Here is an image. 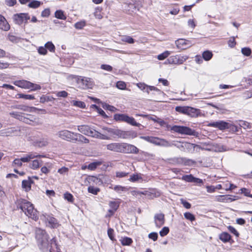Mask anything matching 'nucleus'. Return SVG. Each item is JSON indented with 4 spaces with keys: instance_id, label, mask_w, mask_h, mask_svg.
Returning a JSON list of instances; mask_svg holds the SVG:
<instances>
[{
    "instance_id": "f257e3e1",
    "label": "nucleus",
    "mask_w": 252,
    "mask_h": 252,
    "mask_svg": "<svg viewBox=\"0 0 252 252\" xmlns=\"http://www.w3.org/2000/svg\"><path fill=\"white\" fill-rule=\"evenodd\" d=\"M17 208L20 209L29 218L36 220L38 219V213L33 205L26 199L19 198L16 202Z\"/></svg>"
},
{
    "instance_id": "f03ea898",
    "label": "nucleus",
    "mask_w": 252,
    "mask_h": 252,
    "mask_svg": "<svg viewBox=\"0 0 252 252\" xmlns=\"http://www.w3.org/2000/svg\"><path fill=\"white\" fill-rule=\"evenodd\" d=\"M78 130L81 133L92 137L103 140H109L110 137L88 125H81L77 126Z\"/></svg>"
},
{
    "instance_id": "7ed1b4c3",
    "label": "nucleus",
    "mask_w": 252,
    "mask_h": 252,
    "mask_svg": "<svg viewBox=\"0 0 252 252\" xmlns=\"http://www.w3.org/2000/svg\"><path fill=\"white\" fill-rule=\"evenodd\" d=\"M35 238L40 249L48 248V243L49 242V236L44 230L39 228H36Z\"/></svg>"
},
{
    "instance_id": "20e7f679",
    "label": "nucleus",
    "mask_w": 252,
    "mask_h": 252,
    "mask_svg": "<svg viewBox=\"0 0 252 252\" xmlns=\"http://www.w3.org/2000/svg\"><path fill=\"white\" fill-rule=\"evenodd\" d=\"M114 119L116 121L123 122L127 124L138 127L143 126L140 123H137L134 118L130 117L125 114H115L114 115Z\"/></svg>"
},
{
    "instance_id": "39448f33",
    "label": "nucleus",
    "mask_w": 252,
    "mask_h": 252,
    "mask_svg": "<svg viewBox=\"0 0 252 252\" xmlns=\"http://www.w3.org/2000/svg\"><path fill=\"white\" fill-rule=\"evenodd\" d=\"M171 130L181 134L194 136L198 137L199 133L195 130L189 127L181 126H173L171 127Z\"/></svg>"
},
{
    "instance_id": "423d86ee",
    "label": "nucleus",
    "mask_w": 252,
    "mask_h": 252,
    "mask_svg": "<svg viewBox=\"0 0 252 252\" xmlns=\"http://www.w3.org/2000/svg\"><path fill=\"white\" fill-rule=\"evenodd\" d=\"M140 138L157 146L165 147L171 146V144L169 142L164 139L158 137L142 136L140 137Z\"/></svg>"
},
{
    "instance_id": "0eeeda50",
    "label": "nucleus",
    "mask_w": 252,
    "mask_h": 252,
    "mask_svg": "<svg viewBox=\"0 0 252 252\" xmlns=\"http://www.w3.org/2000/svg\"><path fill=\"white\" fill-rule=\"evenodd\" d=\"M208 126L218 128L219 129L221 130L230 129L232 130L237 131V127L236 126L223 121L210 123L208 124Z\"/></svg>"
},
{
    "instance_id": "6e6552de",
    "label": "nucleus",
    "mask_w": 252,
    "mask_h": 252,
    "mask_svg": "<svg viewBox=\"0 0 252 252\" xmlns=\"http://www.w3.org/2000/svg\"><path fill=\"white\" fill-rule=\"evenodd\" d=\"M75 133L68 130L64 129L59 131L56 133V135L63 140L70 142H76L78 140V138L75 137Z\"/></svg>"
},
{
    "instance_id": "1a4fd4ad",
    "label": "nucleus",
    "mask_w": 252,
    "mask_h": 252,
    "mask_svg": "<svg viewBox=\"0 0 252 252\" xmlns=\"http://www.w3.org/2000/svg\"><path fill=\"white\" fill-rule=\"evenodd\" d=\"M9 115L13 118L19 120L20 121H22L27 124L31 125L33 121L30 118L25 116L31 117V115L30 114H25L21 112L13 111L9 113Z\"/></svg>"
},
{
    "instance_id": "9d476101",
    "label": "nucleus",
    "mask_w": 252,
    "mask_h": 252,
    "mask_svg": "<svg viewBox=\"0 0 252 252\" xmlns=\"http://www.w3.org/2000/svg\"><path fill=\"white\" fill-rule=\"evenodd\" d=\"M123 8L129 14H132L135 12L137 10H139V7L134 0H127L124 2L123 4Z\"/></svg>"
},
{
    "instance_id": "9b49d317",
    "label": "nucleus",
    "mask_w": 252,
    "mask_h": 252,
    "mask_svg": "<svg viewBox=\"0 0 252 252\" xmlns=\"http://www.w3.org/2000/svg\"><path fill=\"white\" fill-rule=\"evenodd\" d=\"M44 252L49 251V252H60V248L57 245L55 238H53L48 243V248L42 249Z\"/></svg>"
},
{
    "instance_id": "f8f14e48",
    "label": "nucleus",
    "mask_w": 252,
    "mask_h": 252,
    "mask_svg": "<svg viewBox=\"0 0 252 252\" xmlns=\"http://www.w3.org/2000/svg\"><path fill=\"white\" fill-rule=\"evenodd\" d=\"M44 217L47 226L53 228H57L59 226L57 220L52 216L46 215Z\"/></svg>"
},
{
    "instance_id": "ddd939ff",
    "label": "nucleus",
    "mask_w": 252,
    "mask_h": 252,
    "mask_svg": "<svg viewBox=\"0 0 252 252\" xmlns=\"http://www.w3.org/2000/svg\"><path fill=\"white\" fill-rule=\"evenodd\" d=\"M175 44L178 49L185 50L191 46L190 41L184 39H179L175 41Z\"/></svg>"
},
{
    "instance_id": "4468645a",
    "label": "nucleus",
    "mask_w": 252,
    "mask_h": 252,
    "mask_svg": "<svg viewBox=\"0 0 252 252\" xmlns=\"http://www.w3.org/2000/svg\"><path fill=\"white\" fill-rule=\"evenodd\" d=\"M107 149L115 152H124L123 146L122 144L113 143L106 145Z\"/></svg>"
},
{
    "instance_id": "2eb2a0df",
    "label": "nucleus",
    "mask_w": 252,
    "mask_h": 252,
    "mask_svg": "<svg viewBox=\"0 0 252 252\" xmlns=\"http://www.w3.org/2000/svg\"><path fill=\"white\" fill-rule=\"evenodd\" d=\"M154 221L157 227H160L164 224L165 222L164 214L162 213L155 214L154 216Z\"/></svg>"
},
{
    "instance_id": "dca6fc26",
    "label": "nucleus",
    "mask_w": 252,
    "mask_h": 252,
    "mask_svg": "<svg viewBox=\"0 0 252 252\" xmlns=\"http://www.w3.org/2000/svg\"><path fill=\"white\" fill-rule=\"evenodd\" d=\"M45 156L43 155H41L37 154L36 153H29L28 154L26 155L25 156L21 158V160L23 162H28L31 159H33L34 158H44Z\"/></svg>"
},
{
    "instance_id": "f3484780",
    "label": "nucleus",
    "mask_w": 252,
    "mask_h": 252,
    "mask_svg": "<svg viewBox=\"0 0 252 252\" xmlns=\"http://www.w3.org/2000/svg\"><path fill=\"white\" fill-rule=\"evenodd\" d=\"M172 146H174L181 150H184L185 148L191 149L192 146L194 145H191V143L188 142H180L178 141H174L173 143H170Z\"/></svg>"
},
{
    "instance_id": "a211bd4d",
    "label": "nucleus",
    "mask_w": 252,
    "mask_h": 252,
    "mask_svg": "<svg viewBox=\"0 0 252 252\" xmlns=\"http://www.w3.org/2000/svg\"><path fill=\"white\" fill-rule=\"evenodd\" d=\"M14 84L21 88L27 89L31 88L32 82L25 80H22L15 81Z\"/></svg>"
},
{
    "instance_id": "6ab92c4d",
    "label": "nucleus",
    "mask_w": 252,
    "mask_h": 252,
    "mask_svg": "<svg viewBox=\"0 0 252 252\" xmlns=\"http://www.w3.org/2000/svg\"><path fill=\"white\" fill-rule=\"evenodd\" d=\"M123 150L124 152H127L129 153L138 154V149L135 146L129 144H124L123 145Z\"/></svg>"
},
{
    "instance_id": "aec40b11",
    "label": "nucleus",
    "mask_w": 252,
    "mask_h": 252,
    "mask_svg": "<svg viewBox=\"0 0 252 252\" xmlns=\"http://www.w3.org/2000/svg\"><path fill=\"white\" fill-rule=\"evenodd\" d=\"M200 113V110L193 107L188 106L186 114L191 117H197Z\"/></svg>"
},
{
    "instance_id": "412c9836",
    "label": "nucleus",
    "mask_w": 252,
    "mask_h": 252,
    "mask_svg": "<svg viewBox=\"0 0 252 252\" xmlns=\"http://www.w3.org/2000/svg\"><path fill=\"white\" fill-rule=\"evenodd\" d=\"M10 29V25L7 22L6 20L2 15H0V29L7 31Z\"/></svg>"
},
{
    "instance_id": "4be33fe9",
    "label": "nucleus",
    "mask_w": 252,
    "mask_h": 252,
    "mask_svg": "<svg viewBox=\"0 0 252 252\" xmlns=\"http://www.w3.org/2000/svg\"><path fill=\"white\" fill-rule=\"evenodd\" d=\"M215 199L217 201L220 202H231L235 200V199L232 198L229 195H218L216 196Z\"/></svg>"
},
{
    "instance_id": "5701e85b",
    "label": "nucleus",
    "mask_w": 252,
    "mask_h": 252,
    "mask_svg": "<svg viewBox=\"0 0 252 252\" xmlns=\"http://www.w3.org/2000/svg\"><path fill=\"white\" fill-rule=\"evenodd\" d=\"M80 81L83 85V88L85 89L91 88L93 85L92 79L90 78L83 77Z\"/></svg>"
},
{
    "instance_id": "b1692460",
    "label": "nucleus",
    "mask_w": 252,
    "mask_h": 252,
    "mask_svg": "<svg viewBox=\"0 0 252 252\" xmlns=\"http://www.w3.org/2000/svg\"><path fill=\"white\" fill-rule=\"evenodd\" d=\"M137 136V133L134 130H124L123 139H133L136 137Z\"/></svg>"
},
{
    "instance_id": "393cba45",
    "label": "nucleus",
    "mask_w": 252,
    "mask_h": 252,
    "mask_svg": "<svg viewBox=\"0 0 252 252\" xmlns=\"http://www.w3.org/2000/svg\"><path fill=\"white\" fill-rule=\"evenodd\" d=\"M24 13L16 14L13 16V19L16 24L20 25L24 22Z\"/></svg>"
},
{
    "instance_id": "a878e982",
    "label": "nucleus",
    "mask_w": 252,
    "mask_h": 252,
    "mask_svg": "<svg viewBox=\"0 0 252 252\" xmlns=\"http://www.w3.org/2000/svg\"><path fill=\"white\" fill-rule=\"evenodd\" d=\"M33 183V181L29 178L28 180H23L22 181V188L25 189L27 191L30 190L31 189V184Z\"/></svg>"
},
{
    "instance_id": "bb28decb",
    "label": "nucleus",
    "mask_w": 252,
    "mask_h": 252,
    "mask_svg": "<svg viewBox=\"0 0 252 252\" xmlns=\"http://www.w3.org/2000/svg\"><path fill=\"white\" fill-rule=\"evenodd\" d=\"M55 17L59 19L66 20V16L64 13V12L62 10H57L55 12Z\"/></svg>"
},
{
    "instance_id": "cd10ccee",
    "label": "nucleus",
    "mask_w": 252,
    "mask_h": 252,
    "mask_svg": "<svg viewBox=\"0 0 252 252\" xmlns=\"http://www.w3.org/2000/svg\"><path fill=\"white\" fill-rule=\"evenodd\" d=\"M219 238L222 242H227L231 239V236L227 232H223L220 235Z\"/></svg>"
},
{
    "instance_id": "c85d7f7f",
    "label": "nucleus",
    "mask_w": 252,
    "mask_h": 252,
    "mask_svg": "<svg viewBox=\"0 0 252 252\" xmlns=\"http://www.w3.org/2000/svg\"><path fill=\"white\" fill-rule=\"evenodd\" d=\"M213 57L212 52L209 50L205 51L202 53V58L206 61H210Z\"/></svg>"
},
{
    "instance_id": "c756f323",
    "label": "nucleus",
    "mask_w": 252,
    "mask_h": 252,
    "mask_svg": "<svg viewBox=\"0 0 252 252\" xmlns=\"http://www.w3.org/2000/svg\"><path fill=\"white\" fill-rule=\"evenodd\" d=\"M42 163L41 160L34 159L32 160V163L30 164V167L32 169H36L38 168L40 165Z\"/></svg>"
},
{
    "instance_id": "7c9ffc66",
    "label": "nucleus",
    "mask_w": 252,
    "mask_h": 252,
    "mask_svg": "<svg viewBox=\"0 0 252 252\" xmlns=\"http://www.w3.org/2000/svg\"><path fill=\"white\" fill-rule=\"evenodd\" d=\"M168 64H178V55L175 56H170L167 60Z\"/></svg>"
},
{
    "instance_id": "2f4dec72",
    "label": "nucleus",
    "mask_w": 252,
    "mask_h": 252,
    "mask_svg": "<svg viewBox=\"0 0 252 252\" xmlns=\"http://www.w3.org/2000/svg\"><path fill=\"white\" fill-rule=\"evenodd\" d=\"M75 137L78 138L77 141H78L82 142L84 143H88L89 142V139L81 134L76 133L75 134Z\"/></svg>"
},
{
    "instance_id": "473e14b6",
    "label": "nucleus",
    "mask_w": 252,
    "mask_h": 252,
    "mask_svg": "<svg viewBox=\"0 0 252 252\" xmlns=\"http://www.w3.org/2000/svg\"><path fill=\"white\" fill-rule=\"evenodd\" d=\"M17 95L18 98H24L25 99L32 100L34 99L35 97L32 94H18Z\"/></svg>"
},
{
    "instance_id": "72a5a7b5",
    "label": "nucleus",
    "mask_w": 252,
    "mask_h": 252,
    "mask_svg": "<svg viewBox=\"0 0 252 252\" xmlns=\"http://www.w3.org/2000/svg\"><path fill=\"white\" fill-rule=\"evenodd\" d=\"M41 2L39 1L33 0L31 1L28 4L29 7L32 8H36L40 6Z\"/></svg>"
},
{
    "instance_id": "f704fd0d",
    "label": "nucleus",
    "mask_w": 252,
    "mask_h": 252,
    "mask_svg": "<svg viewBox=\"0 0 252 252\" xmlns=\"http://www.w3.org/2000/svg\"><path fill=\"white\" fill-rule=\"evenodd\" d=\"M194 178L192 175L189 174L183 176L181 179L187 182L193 183Z\"/></svg>"
},
{
    "instance_id": "c9c22d12",
    "label": "nucleus",
    "mask_w": 252,
    "mask_h": 252,
    "mask_svg": "<svg viewBox=\"0 0 252 252\" xmlns=\"http://www.w3.org/2000/svg\"><path fill=\"white\" fill-rule=\"evenodd\" d=\"M121 243L123 246H128L131 244L132 240L131 238L127 237L122 238L121 240Z\"/></svg>"
},
{
    "instance_id": "e433bc0d",
    "label": "nucleus",
    "mask_w": 252,
    "mask_h": 252,
    "mask_svg": "<svg viewBox=\"0 0 252 252\" xmlns=\"http://www.w3.org/2000/svg\"><path fill=\"white\" fill-rule=\"evenodd\" d=\"M171 54V52L169 51H165L162 53L158 56V59L159 60H163L168 57Z\"/></svg>"
},
{
    "instance_id": "4c0bfd02",
    "label": "nucleus",
    "mask_w": 252,
    "mask_h": 252,
    "mask_svg": "<svg viewBox=\"0 0 252 252\" xmlns=\"http://www.w3.org/2000/svg\"><path fill=\"white\" fill-rule=\"evenodd\" d=\"M101 163V162L99 161L91 163L88 165V168L91 170H94L98 166L100 165Z\"/></svg>"
},
{
    "instance_id": "58836bf2",
    "label": "nucleus",
    "mask_w": 252,
    "mask_h": 252,
    "mask_svg": "<svg viewBox=\"0 0 252 252\" xmlns=\"http://www.w3.org/2000/svg\"><path fill=\"white\" fill-rule=\"evenodd\" d=\"M124 130L114 128L113 132V135H116L118 138H123Z\"/></svg>"
},
{
    "instance_id": "ea45409f",
    "label": "nucleus",
    "mask_w": 252,
    "mask_h": 252,
    "mask_svg": "<svg viewBox=\"0 0 252 252\" xmlns=\"http://www.w3.org/2000/svg\"><path fill=\"white\" fill-rule=\"evenodd\" d=\"M114 129V128H109V127H108L106 126H103L102 127V130L103 131V134H104L108 136V135H107V134H113ZM109 137L110 138V137L109 136Z\"/></svg>"
},
{
    "instance_id": "a19ab883",
    "label": "nucleus",
    "mask_w": 252,
    "mask_h": 252,
    "mask_svg": "<svg viewBox=\"0 0 252 252\" xmlns=\"http://www.w3.org/2000/svg\"><path fill=\"white\" fill-rule=\"evenodd\" d=\"M188 106H176L175 107V110L179 113L186 114Z\"/></svg>"
},
{
    "instance_id": "79ce46f5",
    "label": "nucleus",
    "mask_w": 252,
    "mask_h": 252,
    "mask_svg": "<svg viewBox=\"0 0 252 252\" xmlns=\"http://www.w3.org/2000/svg\"><path fill=\"white\" fill-rule=\"evenodd\" d=\"M88 192L93 194L96 195L100 191L99 188H94L93 186H90L88 188Z\"/></svg>"
},
{
    "instance_id": "37998d69",
    "label": "nucleus",
    "mask_w": 252,
    "mask_h": 252,
    "mask_svg": "<svg viewBox=\"0 0 252 252\" xmlns=\"http://www.w3.org/2000/svg\"><path fill=\"white\" fill-rule=\"evenodd\" d=\"M45 47L46 49H48L50 52H54L55 50V47L52 42H47L45 44Z\"/></svg>"
},
{
    "instance_id": "c03bdc74",
    "label": "nucleus",
    "mask_w": 252,
    "mask_h": 252,
    "mask_svg": "<svg viewBox=\"0 0 252 252\" xmlns=\"http://www.w3.org/2000/svg\"><path fill=\"white\" fill-rule=\"evenodd\" d=\"M150 91H156V92H157L158 93V94H161L163 93L159 89H158V88H156V87H155L154 86H148L147 91H146V92L149 94Z\"/></svg>"
},
{
    "instance_id": "a18cd8bd",
    "label": "nucleus",
    "mask_w": 252,
    "mask_h": 252,
    "mask_svg": "<svg viewBox=\"0 0 252 252\" xmlns=\"http://www.w3.org/2000/svg\"><path fill=\"white\" fill-rule=\"evenodd\" d=\"M72 103L74 106H77L80 108H84L86 107L85 103L83 101L73 100Z\"/></svg>"
},
{
    "instance_id": "49530a36",
    "label": "nucleus",
    "mask_w": 252,
    "mask_h": 252,
    "mask_svg": "<svg viewBox=\"0 0 252 252\" xmlns=\"http://www.w3.org/2000/svg\"><path fill=\"white\" fill-rule=\"evenodd\" d=\"M122 40L124 42H127L129 44H132L134 42V40L131 36H124L122 38Z\"/></svg>"
},
{
    "instance_id": "de8ad7c7",
    "label": "nucleus",
    "mask_w": 252,
    "mask_h": 252,
    "mask_svg": "<svg viewBox=\"0 0 252 252\" xmlns=\"http://www.w3.org/2000/svg\"><path fill=\"white\" fill-rule=\"evenodd\" d=\"M86 25V22L84 21H81L80 22H78L74 25V27L76 29L81 30L83 29Z\"/></svg>"
},
{
    "instance_id": "09e8293b",
    "label": "nucleus",
    "mask_w": 252,
    "mask_h": 252,
    "mask_svg": "<svg viewBox=\"0 0 252 252\" xmlns=\"http://www.w3.org/2000/svg\"><path fill=\"white\" fill-rule=\"evenodd\" d=\"M188 58H189V57L188 56H187V55L181 56V55H178V64H182L187 60H188Z\"/></svg>"
},
{
    "instance_id": "8fccbe9b",
    "label": "nucleus",
    "mask_w": 252,
    "mask_h": 252,
    "mask_svg": "<svg viewBox=\"0 0 252 252\" xmlns=\"http://www.w3.org/2000/svg\"><path fill=\"white\" fill-rule=\"evenodd\" d=\"M142 179V177L138 174H133L130 176L129 180L132 182L138 181V180Z\"/></svg>"
},
{
    "instance_id": "3c124183",
    "label": "nucleus",
    "mask_w": 252,
    "mask_h": 252,
    "mask_svg": "<svg viewBox=\"0 0 252 252\" xmlns=\"http://www.w3.org/2000/svg\"><path fill=\"white\" fill-rule=\"evenodd\" d=\"M113 189L118 193H121L122 191H126L127 190L126 188L120 185L115 186Z\"/></svg>"
},
{
    "instance_id": "603ef678",
    "label": "nucleus",
    "mask_w": 252,
    "mask_h": 252,
    "mask_svg": "<svg viewBox=\"0 0 252 252\" xmlns=\"http://www.w3.org/2000/svg\"><path fill=\"white\" fill-rule=\"evenodd\" d=\"M241 52L242 53L246 56H249L252 53L251 49L248 47L242 48Z\"/></svg>"
},
{
    "instance_id": "864d4df0",
    "label": "nucleus",
    "mask_w": 252,
    "mask_h": 252,
    "mask_svg": "<svg viewBox=\"0 0 252 252\" xmlns=\"http://www.w3.org/2000/svg\"><path fill=\"white\" fill-rule=\"evenodd\" d=\"M169 232V229L168 227L165 226L159 231V234L161 237L166 236Z\"/></svg>"
},
{
    "instance_id": "5fc2aeb1",
    "label": "nucleus",
    "mask_w": 252,
    "mask_h": 252,
    "mask_svg": "<svg viewBox=\"0 0 252 252\" xmlns=\"http://www.w3.org/2000/svg\"><path fill=\"white\" fill-rule=\"evenodd\" d=\"M184 217L186 219L190 221H193L195 219L194 215L189 212L185 213L184 214Z\"/></svg>"
},
{
    "instance_id": "6e6d98bb",
    "label": "nucleus",
    "mask_w": 252,
    "mask_h": 252,
    "mask_svg": "<svg viewBox=\"0 0 252 252\" xmlns=\"http://www.w3.org/2000/svg\"><path fill=\"white\" fill-rule=\"evenodd\" d=\"M18 109L27 112H31V109H32V107L24 105H18Z\"/></svg>"
},
{
    "instance_id": "4d7b16f0",
    "label": "nucleus",
    "mask_w": 252,
    "mask_h": 252,
    "mask_svg": "<svg viewBox=\"0 0 252 252\" xmlns=\"http://www.w3.org/2000/svg\"><path fill=\"white\" fill-rule=\"evenodd\" d=\"M109 205L111 209H113L115 211H116L119 206V204L115 201H110L109 202Z\"/></svg>"
},
{
    "instance_id": "13d9d810",
    "label": "nucleus",
    "mask_w": 252,
    "mask_h": 252,
    "mask_svg": "<svg viewBox=\"0 0 252 252\" xmlns=\"http://www.w3.org/2000/svg\"><path fill=\"white\" fill-rule=\"evenodd\" d=\"M64 198L65 199L67 200L68 201L70 202H72L73 201V195L68 192H66L64 194Z\"/></svg>"
},
{
    "instance_id": "bf43d9fd",
    "label": "nucleus",
    "mask_w": 252,
    "mask_h": 252,
    "mask_svg": "<svg viewBox=\"0 0 252 252\" xmlns=\"http://www.w3.org/2000/svg\"><path fill=\"white\" fill-rule=\"evenodd\" d=\"M116 87L121 90H125L126 88V84L123 81H118L116 84Z\"/></svg>"
},
{
    "instance_id": "052dcab7",
    "label": "nucleus",
    "mask_w": 252,
    "mask_h": 252,
    "mask_svg": "<svg viewBox=\"0 0 252 252\" xmlns=\"http://www.w3.org/2000/svg\"><path fill=\"white\" fill-rule=\"evenodd\" d=\"M236 44L235 37L234 36L231 37L228 41V46L231 48H233L235 46Z\"/></svg>"
},
{
    "instance_id": "680f3d73",
    "label": "nucleus",
    "mask_w": 252,
    "mask_h": 252,
    "mask_svg": "<svg viewBox=\"0 0 252 252\" xmlns=\"http://www.w3.org/2000/svg\"><path fill=\"white\" fill-rule=\"evenodd\" d=\"M181 204L183 205V206L186 209H189L191 207V204L184 200V199H181L180 200Z\"/></svg>"
},
{
    "instance_id": "e2e57ef3",
    "label": "nucleus",
    "mask_w": 252,
    "mask_h": 252,
    "mask_svg": "<svg viewBox=\"0 0 252 252\" xmlns=\"http://www.w3.org/2000/svg\"><path fill=\"white\" fill-rule=\"evenodd\" d=\"M146 192L147 191L142 192L140 191L134 190L131 191L130 193L133 196H141V195H142V194H146Z\"/></svg>"
},
{
    "instance_id": "0e129e2a",
    "label": "nucleus",
    "mask_w": 252,
    "mask_h": 252,
    "mask_svg": "<svg viewBox=\"0 0 252 252\" xmlns=\"http://www.w3.org/2000/svg\"><path fill=\"white\" fill-rule=\"evenodd\" d=\"M148 237L150 239L155 241L158 239V234L157 232H151L149 234Z\"/></svg>"
},
{
    "instance_id": "69168bd1",
    "label": "nucleus",
    "mask_w": 252,
    "mask_h": 252,
    "mask_svg": "<svg viewBox=\"0 0 252 252\" xmlns=\"http://www.w3.org/2000/svg\"><path fill=\"white\" fill-rule=\"evenodd\" d=\"M128 174V173L122 171H118L116 173V176L118 178H123L127 176Z\"/></svg>"
},
{
    "instance_id": "338daca9",
    "label": "nucleus",
    "mask_w": 252,
    "mask_h": 252,
    "mask_svg": "<svg viewBox=\"0 0 252 252\" xmlns=\"http://www.w3.org/2000/svg\"><path fill=\"white\" fill-rule=\"evenodd\" d=\"M56 95L58 97H66L68 95V93L65 91H60L57 93Z\"/></svg>"
},
{
    "instance_id": "774afa93",
    "label": "nucleus",
    "mask_w": 252,
    "mask_h": 252,
    "mask_svg": "<svg viewBox=\"0 0 252 252\" xmlns=\"http://www.w3.org/2000/svg\"><path fill=\"white\" fill-rule=\"evenodd\" d=\"M11 131L8 129H3L0 131V135L2 136H7L10 135Z\"/></svg>"
}]
</instances>
